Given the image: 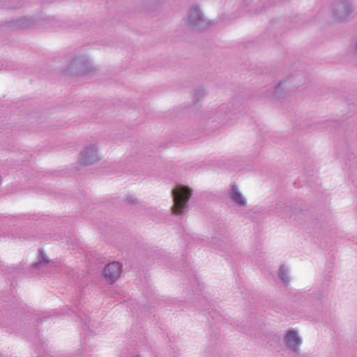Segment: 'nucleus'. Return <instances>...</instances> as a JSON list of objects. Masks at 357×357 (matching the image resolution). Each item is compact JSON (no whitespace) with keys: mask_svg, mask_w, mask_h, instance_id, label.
Masks as SVG:
<instances>
[{"mask_svg":"<svg viewBox=\"0 0 357 357\" xmlns=\"http://www.w3.org/2000/svg\"><path fill=\"white\" fill-rule=\"evenodd\" d=\"M172 195L174 200L173 213L176 215H180L183 213L188 201L192 195L191 190L188 187L178 185L173 190Z\"/></svg>","mask_w":357,"mask_h":357,"instance_id":"nucleus-1","label":"nucleus"},{"mask_svg":"<svg viewBox=\"0 0 357 357\" xmlns=\"http://www.w3.org/2000/svg\"><path fill=\"white\" fill-rule=\"evenodd\" d=\"M98 159L99 155L97 148L90 146L80 152L78 157V163L82 166L92 165Z\"/></svg>","mask_w":357,"mask_h":357,"instance_id":"nucleus-2","label":"nucleus"},{"mask_svg":"<svg viewBox=\"0 0 357 357\" xmlns=\"http://www.w3.org/2000/svg\"><path fill=\"white\" fill-rule=\"evenodd\" d=\"M284 341L288 347L291 348L294 350H296L301 343V340L297 336L295 331H289L284 337Z\"/></svg>","mask_w":357,"mask_h":357,"instance_id":"nucleus-3","label":"nucleus"},{"mask_svg":"<svg viewBox=\"0 0 357 357\" xmlns=\"http://www.w3.org/2000/svg\"><path fill=\"white\" fill-rule=\"evenodd\" d=\"M49 258L46 255L42 250H40L38 254V261L34 264V266L36 268H40L44 264L49 263Z\"/></svg>","mask_w":357,"mask_h":357,"instance_id":"nucleus-4","label":"nucleus"},{"mask_svg":"<svg viewBox=\"0 0 357 357\" xmlns=\"http://www.w3.org/2000/svg\"><path fill=\"white\" fill-rule=\"evenodd\" d=\"M189 18L190 22L193 24H199V22L202 20L200 15L199 14L198 10H195L192 13L190 14Z\"/></svg>","mask_w":357,"mask_h":357,"instance_id":"nucleus-5","label":"nucleus"},{"mask_svg":"<svg viewBox=\"0 0 357 357\" xmlns=\"http://www.w3.org/2000/svg\"><path fill=\"white\" fill-rule=\"evenodd\" d=\"M231 196L232 199H234L237 203L242 204V205L244 204L245 201H244L243 196L241 195V193H239L236 190L233 189L231 191Z\"/></svg>","mask_w":357,"mask_h":357,"instance_id":"nucleus-6","label":"nucleus"},{"mask_svg":"<svg viewBox=\"0 0 357 357\" xmlns=\"http://www.w3.org/2000/svg\"><path fill=\"white\" fill-rule=\"evenodd\" d=\"M113 278L114 277H119L122 272V265L119 262L113 261Z\"/></svg>","mask_w":357,"mask_h":357,"instance_id":"nucleus-7","label":"nucleus"},{"mask_svg":"<svg viewBox=\"0 0 357 357\" xmlns=\"http://www.w3.org/2000/svg\"><path fill=\"white\" fill-rule=\"evenodd\" d=\"M103 275L105 276V278L109 280H111V277H112V268L110 266L109 264H107L105 268H104V271H103Z\"/></svg>","mask_w":357,"mask_h":357,"instance_id":"nucleus-8","label":"nucleus"},{"mask_svg":"<svg viewBox=\"0 0 357 357\" xmlns=\"http://www.w3.org/2000/svg\"><path fill=\"white\" fill-rule=\"evenodd\" d=\"M279 277L281 278V280L284 282H285L287 280V278L285 276V273H284V268L283 267L281 268L279 271Z\"/></svg>","mask_w":357,"mask_h":357,"instance_id":"nucleus-9","label":"nucleus"}]
</instances>
